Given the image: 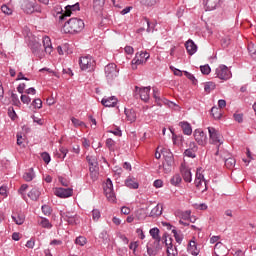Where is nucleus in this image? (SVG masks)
<instances>
[{
    "label": "nucleus",
    "instance_id": "cd10ccee",
    "mask_svg": "<svg viewBox=\"0 0 256 256\" xmlns=\"http://www.w3.org/2000/svg\"><path fill=\"white\" fill-rule=\"evenodd\" d=\"M12 220L14 223H16V225H23V223H25V215L21 213H15L12 215Z\"/></svg>",
    "mask_w": 256,
    "mask_h": 256
},
{
    "label": "nucleus",
    "instance_id": "f8f14e48",
    "mask_svg": "<svg viewBox=\"0 0 256 256\" xmlns=\"http://www.w3.org/2000/svg\"><path fill=\"white\" fill-rule=\"evenodd\" d=\"M55 195H56V197H60L61 199H67V197H71L73 195V189H71V188H56Z\"/></svg>",
    "mask_w": 256,
    "mask_h": 256
},
{
    "label": "nucleus",
    "instance_id": "49530a36",
    "mask_svg": "<svg viewBox=\"0 0 256 256\" xmlns=\"http://www.w3.org/2000/svg\"><path fill=\"white\" fill-rule=\"evenodd\" d=\"M92 219L93 221H99L101 219V212L98 209L92 210Z\"/></svg>",
    "mask_w": 256,
    "mask_h": 256
},
{
    "label": "nucleus",
    "instance_id": "4be33fe9",
    "mask_svg": "<svg viewBox=\"0 0 256 256\" xmlns=\"http://www.w3.org/2000/svg\"><path fill=\"white\" fill-rule=\"evenodd\" d=\"M162 214H163V205L158 204L151 210L149 217H153V218L160 217V215Z\"/></svg>",
    "mask_w": 256,
    "mask_h": 256
},
{
    "label": "nucleus",
    "instance_id": "b1692460",
    "mask_svg": "<svg viewBox=\"0 0 256 256\" xmlns=\"http://www.w3.org/2000/svg\"><path fill=\"white\" fill-rule=\"evenodd\" d=\"M150 235L154 239V244L159 245L161 243V236H159V228L150 229Z\"/></svg>",
    "mask_w": 256,
    "mask_h": 256
},
{
    "label": "nucleus",
    "instance_id": "4468645a",
    "mask_svg": "<svg viewBox=\"0 0 256 256\" xmlns=\"http://www.w3.org/2000/svg\"><path fill=\"white\" fill-rule=\"evenodd\" d=\"M214 253L216 256H227L229 251L227 250V247L223 245V243L217 242L214 247Z\"/></svg>",
    "mask_w": 256,
    "mask_h": 256
},
{
    "label": "nucleus",
    "instance_id": "3c124183",
    "mask_svg": "<svg viewBox=\"0 0 256 256\" xmlns=\"http://www.w3.org/2000/svg\"><path fill=\"white\" fill-rule=\"evenodd\" d=\"M172 233L175 237L176 242L179 243V245H181V242L183 241V236L177 233V230L175 229L172 230Z\"/></svg>",
    "mask_w": 256,
    "mask_h": 256
},
{
    "label": "nucleus",
    "instance_id": "79ce46f5",
    "mask_svg": "<svg viewBox=\"0 0 256 256\" xmlns=\"http://www.w3.org/2000/svg\"><path fill=\"white\" fill-rule=\"evenodd\" d=\"M115 145H117L115 140H113L111 138H108L106 140V147L109 149V151H115Z\"/></svg>",
    "mask_w": 256,
    "mask_h": 256
},
{
    "label": "nucleus",
    "instance_id": "7ed1b4c3",
    "mask_svg": "<svg viewBox=\"0 0 256 256\" xmlns=\"http://www.w3.org/2000/svg\"><path fill=\"white\" fill-rule=\"evenodd\" d=\"M79 66L82 71H93L95 69V59L91 55L82 56L79 59Z\"/></svg>",
    "mask_w": 256,
    "mask_h": 256
},
{
    "label": "nucleus",
    "instance_id": "4d7b16f0",
    "mask_svg": "<svg viewBox=\"0 0 256 256\" xmlns=\"http://www.w3.org/2000/svg\"><path fill=\"white\" fill-rule=\"evenodd\" d=\"M184 75L185 77H187V79H189L190 81H192V83H197V79H195V76L187 71H184Z\"/></svg>",
    "mask_w": 256,
    "mask_h": 256
},
{
    "label": "nucleus",
    "instance_id": "603ef678",
    "mask_svg": "<svg viewBox=\"0 0 256 256\" xmlns=\"http://www.w3.org/2000/svg\"><path fill=\"white\" fill-rule=\"evenodd\" d=\"M200 70L203 75H209L211 73V67L209 65L200 66Z\"/></svg>",
    "mask_w": 256,
    "mask_h": 256
},
{
    "label": "nucleus",
    "instance_id": "ea45409f",
    "mask_svg": "<svg viewBox=\"0 0 256 256\" xmlns=\"http://www.w3.org/2000/svg\"><path fill=\"white\" fill-rule=\"evenodd\" d=\"M215 87H217L215 82H206L204 85V91L206 93H211V91H215Z\"/></svg>",
    "mask_w": 256,
    "mask_h": 256
},
{
    "label": "nucleus",
    "instance_id": "09e8293b",
    "mask_svg": "<svg viewBox=\"0 0 256 256\" xmlns=\"http://www.w3.org/2000/svg\"><path fill=\"white\" fill-rule=\"evenodd\" d=\"M41 158L43 159L44 163H46L47 165H49V163H51V155H49V153L43 152L41 154Z\"/></svg>",
    "mask_w": 256,
    "mask_h": 256
},
{
    "label": "nucleus",
    "instance_id": "6ab92c4d",
    "mask_svg": "<svg viewBox=\"0 0 256 256\" xmlns=\"http://www.w3.org/2000/svg\"><path fill=\"white\" fill-rule=\"evenodd\" d=\"M186 51L188 55H195L197 53V44L191 39L185 43Z\"/></svg>",
    "mask_w": 256,
    "mask_h": 256
},
{
    "label": "nucleus",
    "instance_id": "13d9d810",
    "mask_svg": "<svg viewBox=\"0 0 256 256\" xmlns=\"http://www.w3.org/2000/svg\"><path fill=\"white\" fill-rule=\"evenodd\" d=\"M22 103L26 104V105H29L31 103V98L27 95H21L20 97Z\"/></svg>",
    "mask_w": 256,
    "mask_h": 256
},
{
    "label": "nucleus",
    "instance_id": "680f3d73",
    "mask_svg": "<svg viewBox=\"0 0 256 256\" xmlns=\"http://www.w3.org/2000/svg\"><path fill=\"white\" fill-rule=\"evenodd\" d=\"M8 115L10 118H12L13 121H15V117H17V114L15 113V110L13 109V107H10L8 109Z\"/></svg>",
    "mask_w": 256,
    "mask_h": 256
},
{
    "label": "nucleus",
    "instance_id": "58836bf2",
    "mask_svg": "<svg viewBox=\"0 0 256 256\" xmlns=\"http://www.w3.org/2000/svg\"><path fill=\"white\" fill-rule=\"evenodd\" d=\"M182 221H190V223H195V221L191 220V210H187L181 213Z\"/></svg>",
    "mask_w": 256,
    "mask_h": 256
},
{
    "label": "nucleus",
    "instance_id": "c85d7f7f",
    "mask_svg": "<svg viewBox=\"0 0 256 256\" xmlns=\"http://www.w3.org/2000/svg\"><path fill=\"white\" fill-rule=\"evenodd\" d=\"M125 185L129 189H139V183H137V180H135V178H127L125 180Z\"/></svg>",
    "mask_w": 256,
    "mask_h": 256
},
{
    "label": "nucleus",
    "instance_id": "7c9ffc66",
    "mask_svg": "<svg viewBox=\"0 0 256 256\" xmlns=\"http://www.w3.org/2000/svg\"><path fill=\"white\" fill-rule=\"evenodd\" d=\"M166 246H167V256H177L178 255L177 248L173 247V244L171 242L167 243V240H166Z\"/></svg>",
    "mask_w": 256,
    "mask_h": 256
},
{
    "label": "nucleus",
    "instance_id": "6e6552de",
    "mask_svg": "<svg viewBox=\"0 0 256 256\" xmlns=\"http://www.w3.org/2000/svg\"><path fill=\"white\" fill-rule=\"evenodd\" d=\"M215 75L216 77H218V79H221L222 81H227V79H231V71L225 65H220L218 68H216Z\"/></svg>",
    "mask_w": 256,
    "mask_h": 256
},
{
    "label": "nucleus",
    "instance_id": "aec40b11",
    "mask_svg": "<svg viewBox=\"0 0 256 256\" xmlns=\"http://www.w3.org/2000/svg\"><path fill=\"white\" fill-rule=\"evenodd\" d=\"M179 127H181L184 135H191L193 133V128L189 122L182 121L179 123Z\"/></svg>",
    "mask_w": 256,
    "mask_h": 256
},
{
    "label": "nucleus",
    "instance_id": "473e14b6",
    "mask_svg": "<svg viewBox=\"0 0 256 256\" xmlns=\"http://www.w3.org/2000/svg\"><path fill=\"white\" fill-rule=\"evenodd\" d=\"M125 115L130 123H134V121L137 120V114H135V110H125Z\"/></svg>",
    "mask_w": 256,
    "mask_h": 256
},
{
    "label": "nucleus",
    "instance_id": "052dcab7",
    "mask_svg": "<svg viewBox=\"0 0 256 256\" xmlns=\"http://www.w3.org/2000/svg\"><path fill=\"white\" fill-rule=\"evenodd\" d=\"M153 97L156 100V103L159 104V101H161V98L159 97V90L157 88H153Z\"/></svg>",
    "mask_w": 256,
    "mask_h": 256
},
{
    "label": "nucleus",
    "instance_id": "72a5a7b5",
    "mask_svg": "<svg viewBox=\"0 0 256 256\" xmlns=\"http://www.w3.org/2000/svg\"><path fill=\"white\" fill-rule=\"evenodd\" d=\"M147 253L149 256H155L159 253V245L156 244L155 247L151 246V243L147 245Z\"/></svg>",
    "mask_w": 256,
    "mask_h": 256
},
{
    "label": "nucleus",
    "instance_id": "a211bd4d",
    "mask_svg": "<svg viewBox=\"0 0 256 256\" xmlns=\"http://www.w3.org/2000/svg\"><path fill=\"white\" fill-rule=\"evenodd\" d=\"M32 53L35 55V57H38V59H43V57H45V52H43V48H41L40 43L33 44Z\"/></svg>",
    "mask_w": 256,
    "mask_h": 256
},
{
    "label": "nucleus",
    "instance_id": "39448f33",
    "mask_svg": "<svg viewBox=\"0 0 256 256\" xmlns=\"http://www.w3.org/2000/svg\"><path fill=\"white\" fill-rule=\"evenodd\" d=\"M194 183L196 189H198V191H201V193H205V191H207V181H205V176L201 174L199 169H197L196 171V178Z\"/></svg>",
    "mask_w": 256,
    "mask_h": 256
},
{
    "label": "nucleus",
    "instance_id": "6e6d98bb",
    "mask_svg": "<svg viewBox=\"0 0 256 256\" xmlns=\"http://www.w3.org/2000/svg\"><path fill=\"white\" fill-rule=\"evenodd\" d=\"M165 163L168 167H171L173 165V154L165 157Z\"/></svg>",
    "mask_w": 256,
    "mask_h": 256
},
{
    "label": "nucleus",
    "instance_id": "e433bc0d",
    "mask_svg": "<svg viewBox=\"0 0 256 256\" xmlns=\"http://www.w3.org/2000/svg\"><path fill=\"white\" fill-rule=\"evenodd\" d=\"M160 0H140L141 5L144 7H155L159 3Z\"/></svg>",
    "mask_w": 256,
    "mask_h": 256
},
{
    "label": "nucleus",
    "instance_id": "338daca9",
    "mask_svg": "<svg viewBox=\"0 0 256 256\" xmlns=\"http://www.w3.org/2000/svg\"><path fill=\"white\" fill-rule=\"evenodd\" d=\"M248 51L250 53V55H255L256 54V48L254 44H249L248 45Z\"/></svg>",
    "mask_w": 256,
    "mask_h": 256
},
{
    "label": "nucleus",
    "instance_id": "8fccbe9b",
    "mask_svg": "<svg viewBox=\"0 0 256 256\" xmlns=\"http://www.w3.org/2000/svg\"><path fill=\"white\" fill-rule=\"evenodd\" d=\"M32 105L35 109H41V107H43V101H41V99H34L32 102Z\"/></svg>",
    "mask_w": 256,
    "mask_h": 256
},
{
    "label": "nucleus",
    "instance_id": "f3484780",
    "mask_svg": "<svg viewBox=\"0 0 256 256\" xmlns=\"http://www.w3.org/2000/svg\"><path fill=\"white\" fill-rule=\"evenodd\" d=\"M118 99L115 96H110V97H104L101 101L102 105H104V107H115V105H117L118 103Z\"/></svg>",
    "mask_w": 256,
    "mask_h": 256
},
{
    "label": "nucleus",
    "instance_id": "bb28decb",
    "mask_svg": "<svg viewBox=\"0 0 256 256\" xmlns=\"http://www.w3.org/2000/svg\"><path fill=\"white\" fill-rule=\"evenodd\" d=\"M69 153V150L65 147H60L59 150H56L54 152L55 157L58 159H65L67 157V154Z\"/></svg>",
    "mask_w": 256,
    "mask_h": 256
},
{
    "label": "nucleus",
    "instance_id": "0eeeda50",
    "mask_svg": "<svg viewBox=\"0 0 256 256\" xmlns=\"http://www.w3.org/2000/svg\"><path fill=\"white\" fill-rule=\"evenodd\" d=\"M60 215L62 219L66 221L69 225H77L79 223V216L75 212L60 211Z\"/></svg>",
    "mask_w": 256,
    "mask_h": 256
},
{
    "label": "nucleus",
    "instance_id": "5fc2aeb1",
    "mask_svg": "<svg viewBox=\"0 0 256 256\" xmlns=\"http://www.w3.org/2000/svg\"><path fill=\"white\" fill-rule=\"evenodd\" d=\"M195 153H197V151L191 150L189 148L184 151V155H186V157H191L192 159H195Z\"/></svg>",
    "mask_w": 256,
    "mask_h": 256
},
{
    "label": "nucleus",
    "instance_id": "2eb2a0df",
    "mask_svg": "<svg viewBox=\"0 0 256 256\" xmlns=\"http://www.w3.org/2000/svg\"><path fill=\"white\" fill-rule=\"evenodd\" d=\"M86 160L90 166V173H96L99 170V163L97 162V158H95V156H87Z\"/></svg>",
    "mask_w": 256,
    "mask_h": 256
},
{
    "label": "nucleus",
    "instance_id": "de8ad7c7",
    "mask_svg": "<svg viewBox=\"0 0 256 256\" xmlns=\"http://www.w3.org/2000/svg\"><path fill=\"white\" fill-rule=\"evenodd\" d=\"M11 99H12L13 105H15L16 107H19V105H21V101H19V96H17V94L12 93Z\"/></svg>",
    "mask_w": 256,
    "mask_h": 256
},
{
    "label": "nucleus",
    "instance_id": "f704fd0d",
    "mask_svg": "<svg viewBox=\"0 0 256 256\" xmlns=\"http://www.w3.org/2000/svg\"><path fill=\"white\" fill-rule=\"evenodd\" d=\"M188 249L191 251L192 255L197 256L199 255V250H197V243L193 240L189 242Z\"/></svg>",
    "mask_w": 256,
    "mask_h": 256
},
{
    "label": "nucleus",
    "instance_id": "dca6fc26",
    "mask_svg": "<svg viewBox=\"0 0 256 256\" xmlns=\"http://www.w3.org/2000/svg\"><path fill=\"white\" fill-rule=\"evenodd\" d=\"M42 43L45 53L51 55V53H53V44L51 43V38H49V36H44Z\"/></svg>",
    "mask_w": 256,
    "mask_h": 256
},
{
    "label": "nucleus",
    "instance_id": "a19ab883",
    "mask_svg": "<svg viewBox=\"0 0 256 256\" xmlns=\"http://www.w3.org/2000/svg\"><path fill=\"white\" fill-rule=\"evenodd\" d=\"M39 223L44 229H51V227H53V225L51 224V222H49V219L47 218H41Z\"/></svg>",
    "mask_w": 256,
    "mask_h": 256
},
{
    "label": "nucleus",
    "instance_id": "774afa93",
    "mask_svg": "<svg viewBox=\"0 0 256 256\" xmlns=\"http://www.w3.org/2000/svg\"><path fill=\"white\" fill-rule=\"evenodd\" d=\"M0 195H2V197H7V187L6 186L0 187Z\"/></svg>",
    "mask_w": 256,
    "mask_h": 256
},
{
    "label": "nucleus",
    "instance_id": "864d4df0",
    "mask_svg": "<svg viewBox=\"0 0 256 256\" xmlns=\"http://www.w3.org/2000/svg\"><path fill=\"white\" fill-rule=\"evenodd\" d=\"M1 11L2 13H4L5 15H12L13 14V9L9 8V6L7 5H3L1 7Z\"/></svg>",
    "mask_w": 256,
    "mask_h": 256
},
{
    "label": "nucleus",
    "instance_id": "e2e57ef3",
    "mask_svg": "<svg viewBox=\"0 0 256 256\" xmlns=\"http://www.w3.org/2000/svg\"><path fill=\"white\" fill-rule=\"evenodd\" d=\"M195 209H200V211H205L207 210V204L202 203V204H194Z\"/></svg>",
    "mask_w": 256,
    "mask_h": 256
},
{
    "label": "nucleus",
    "instance_id": "5701e85b",
    "mask_svg": "<svg viewBox=\"0 0 256 256\" xmlns=\"http://www.w3.org/2000/svg\"><path fill=\"white\" fill-rule=\"evenodd\" d=\"M181 173L186 183H191V181H193V175L191 174V170L189 168H182Z\"/></svg>",
    "mask_w": 256,
    "mask_h": 256
},
{
    "label": "nucleus",
    "instance_id": "f257e3e1",
    "mask_svg": "<svg viewBox=\"0 0 256 256\" xmlns=\"http://www.w3.org/2000/svg\"><path fill=\"white\" fill-rule=\"evenodd\" d=\"M82 29H85V22L78 18H71L69 21L65 22L63 26L65 33H81Z\"/></svg>",
    "mask_w": 256,
    "mask_h": 256
},
{
    "label": "nucleus",
    "instance_id": "f03ea898",
    "mask_svg": "<svg viewBox=\"0 0 256 256\" xmlns=\"http://www.w3.org/2000/svg\"><path fill=\"white\" fill-rule=\"evenodd\" d=\"M21 9L27 15L32 13H41V6L35 2V0H23L21 3Z\"/></svg>",
    "mask_w": 256,
    "mask_h": 256
},
{
    "label": "nucleus",
    "instance_id": "423d86ee",
    "mask_svg": "<svg viewBox=\"0 0 256 256\" xmlns=\"http://www.w3.org/2000/svg\"><path fill=\"white\" fill-rule=\"evenodd\" d=\"M149 57L150 55L147 52H137L132 60V69H137V65H144V63H147Z\"/></svg>",
    "mask_w": 256,
    "mask_h": 256
},
{
    "label": "nucleus",
    "instance_id": "ddd939ff",
    "mask_svg": "<svg viewBox=\"0 0 256 256\" xmlns=\"http://www.w3.org/2000/svg\"><path fill=\"white\" fill-rule=\"evenodd\" d=\"M136 91L140 93V99L147 103L149 101V93L151 91V86L139 88L136 86Z\"/></svg>",
    "mask_w": 256,
    "mask_h": 256
},
{
    "label": "nucleus",
    "instance_id": "37998d69",
    "mask_svg": "<svg viewBox=\"0 0 256 256\" xmlns=\"http://www.w3.org/2000/svg\"><path fill=\"white\" fill-rule=\"evenodd\" d=\"M144 21L147 24V33H153L155 31V23L149 22V19L145 18Z\"/></svg>",
    "mask_w": 256,
    "mask_h": 256
},
{
    "label": "nucleus",
    "instance_id": "2f4dec72",
    "mask_svg": "<svg viewBox=\"0 0 256 256\" xmlns=\"http://www.w3.org/2000/svg\"><path fill=\"white\" fill-rule=\"evenodd\" d=\"M223 159H224L225 167H227V169H233V167H235V163H237V161L233 157H228V158L223 157Z\"/></svg>",
    "mask_w": 256,
    "mask_h": 256
},
{
    "label": "nucleus",
    "instance_id": "0e129e2a",
    "mask_svg": "<svg viewBox=\"0 0 256 256\" xmlns=\"http://www.w3.org/2000/svg\"><path fill=\"white\" fill-rule=\"evenodd\" d=\"M235 121H237V123H243V114H237L235 113L233 115Z\"/></svg>",
    "mask_w": 256,
    "mask_h": 256
},
{
    "label": "nucleus",
    "instance_id": "c756f323",
    "mask_svg": "<svg viewBox=\"0 0 256 256\" xmlns=\"http://www.w3.org/2000/svg\"><path fill=\"white\" fill-rule=\"evenodd\" d=\"M28 197H30V199L32 201H37L39 199V197H41V191H39V188H33L29 193H28Z\"/></svg>",
    "mask_w": 256,
    "mask_h": 256
},
{
    "label": "nucleus",
    "instance_id": "20e7f679",
    "mask_svg": "<svg viewBox=\"0 0 256 256\" xmlns=\"http://www.w3.org/2000/svg\"><path fill=\"white\" fill-rule=\"evenodd\" d=\"M105 77L108 81V83H112V81H115L119 75V69L117 68V65L115 63H110L104 68Z\"/></svg>",
    "mask_w": 256,
    "mask_h": 256
},
{
    "label": "nucleus",
    "instance_id": "69168bd1",
    "mask_svg": "<svg viewBox=\"0 0 256 256\" xmlns=\"http://www.w3.org/2000/svg\"><path fill=\"white\" fill-rule=\"evenodd\" d=\"M42 212L44 213V215H49L51 213V207H49L48 205H43Z\"/></svg>",
    "mask_w": 256,
    "mask_h": 256
},
{
    "label": "nucleus",
    "instance_id": "c03bdc74",
    "mask_svg": "<svg viewBox=\"0 0 256 256\" xmlns=\"http://www.w3.org/2000/svg\"><path fill=\"white\" fill-rule=\"evenodd\" d=\"M71 121H72L74 127H87L85 125V122H83V121H81V120H79V119H77L75 117H72Z\"/></svg>",
    "mask_w": 256,
    "mask_h": 256
},
{
    "label": "nucleus",
    "instance_id": "9b49d317",
    "mask_svg": "<svg viewBox=\"0 0 256 256\" xmlns=\"http://www.w3.org/2000/svg\"><path fill=\"white\" fill-rule=\"evenodd\" d=\"M194 139L198 145L205 147L207 145V134L201 129L194 130Z\"/></svg>",
    "mask_w": 256,
    "mask_h": 256
},
{
    "label": "nucleus",
    "instance_id": "9d476101",
    "mask_svg": "<svg viewBox=\"0 0 256 256\" xmlns=\"http://www.w3.org/2000/svg\"><path fill=\"white\" fill-rule=\"evenodd\" d=\"M208 133H209V139L210 143L213 145H221L223 142H221V134H219V130L208 127Z\"/></svg>",
    "mask_w": 256,
    "mask_h": 256
},
{
    "label": "nucleus",
    "instance_id": "a18cd8bd",
    "mask_svg": "<svg viewBox=\"0 0 256 256\" xmlns=\"http://www.w3.org/2000/svg\"><path fill=\"white\" fill-rule=\"evenodd\" d=\"M76 245H80V247H83L87 243V238L83 236H79L75 240Z\"/></svg>",
    "mask_w": 256,
    "mask_h": 256
},
{
    "label": "nucleus",
    "instance_id": "a878e982",
    "mask_svg": "<svg viewBox=\"0 0 256 256\" xmlns=\"http://www.w3.org/2000/svg\"><path fill=\"white\" fill-rule=\"evenodd\" d=\"M221 0H206L205 6L207 11H213L214 9H217V6L219 5V2Z\"/></svg>",
    "mask_w": 256,
    "mask_h": 256
},
{
    "label": "nucleus",
    "instance_id": "4c0bfd02",
    "mask_svg": "<svg viewBox=\"0 0 256 256\" xmlns=\"http://www.w3.org/2000/svg\"><path fill=\"white\" fill-rule=\"evenodd\" d=\"M182 178L181 175L179 174H175L171 179H170V183L171 185H173L174 187H177L178 185L181 184Z\"/></svg>",
    "mask_w": 256,
    "mask_h": 256
},
{
    "label": "nucleus",
    "instance_id": "bf43d9fd",
    "mask_svg": "<svg viewBox=\"0 0 256 256\" xmlns=\"http://www.w3.org/2000/svg\"><path fill=\"white\" fill-rule=\"evenodd\" d=\"M211 113H212L214 119H221V113L218 112L217 108H212Z\"/></svg>",
    "mask_w": 256,
    "mask_h": 256
},
{
    "label": "nucleus",
    "instance_id": "c9c22d12",
    "mask_svg": "<svg viewBox=\"0 0 256 256\" xmlns=\"http://www.w3.org/2000/svg\"><path fill=\"white\" fill-rule=\"evenodd\" d=\"M23 179L26 181H33L35 179V172L33 171V168H30L26 173L23 175Z\"/></svg>",
    "mask_w": 256,
    "mask_h": 256
},
{
    "label": "nucleus",
    "instance_id": "393cba45",
    "mask_svg": "<svg viewBox=\"0 0 256 256\" xmlns=\"http://www.w3.org/2000/svg\"><path fill=\"white\" fill-rule=\"evenodd\" d=\"M105 7V0H93V9L96 13L103 11Z\"/></svg>",
    "mask_w": 256,
    "mask_h": 256
},
{
    "label": "nucleus",
    "instance_id": "1a4fd4ad",
    "mask_svg": "<svg viewBox=\"0 0 256 256\" xmlns=\"http://www.w3.org/2000/svg\"><path fill=\"white\" fill-rule=\"evenodd\" d=\"M104 193L111 203H115V192L113 191V181H111V178H108L106 180L105 186H104Z\"/></svg>",
    "mask_w": 256,
    "mask_h": 256
},
{
    "label": "nucleus",
    "instance_id": "412c9836",
    "mask_svg": "<svg viewBox=\"0 0 256 256\" xmlns=\"http://www.w3.org/2000/svg\"><path fill=\"white\" fill-rule=\"evenodd\" d=\"M79 3L77 2L74 5H67L65 7V11H64V16L65 17H71V14L73 13V11H79Z\"/></svg>",
    "mask_w": 256,
    "mask_h": 256
}]
</instances>
